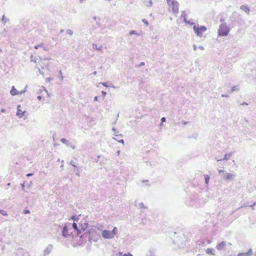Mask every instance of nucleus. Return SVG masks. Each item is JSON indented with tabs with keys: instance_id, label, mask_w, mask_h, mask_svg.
<instances>
[{
	"instance_id": "nucleus-1",
	"label": "nucleus",
	"mask_w": 256,
	"mask_h": 256,
	"mask_svg": "<svg viewBox=\"0 0 256 256\" xmlns=\"http://www.w3.org/2000/svg\"><path fill=\"white\" fill-rule=\"evenodd\" d=\"M230 28L227 26L226 22L222 23L219 26L218 35L220 36H227L230 32Z\"/></svg>"
},
{
	"instance_id": "nucleus-2",
	"label": "nucleus",
	"mask_w": 256,
	"mask_h": 256,
	"mask_svg": "<svg viewBox=\"0 0 256 256\" xmlns=\"http://www.w3.org/2000/svg\"><path fill=\"white\" fill-rule=\"evenodd\" d=\"M70 226L71 224L70 223H66L63 227L62 234L64 238H68L70 236L72 233L70 232L71 230Z\"/></svg>"
},
{
	"instance_id": "nucleus-3",
	"label": "nucleus",
	"mask_w": 256,
	"mask_h": 256,
	"mask_svg": "<svg viewBox=\"0 0 256 256\" xmlns=\"http://www.w3.org/2000/svg\"><path fill=\"white\" fill-rule=\"evenodd\" d=\"M192 28L196 35L200 37L202 36V34L207 30L206 27L204 26L194 25Z\"/></svg>"
},
{
	"instance_id": "nucleus-4",
	"label": "nucleus",
	"mask_w": 256,
	"mask_h": 256,
	"mask_svg": "<svg viewBox=\"0 0 256 256\" xmlns=\"http://www.w3.org/2000/svg\"><path fill=\"white\" fill-rule=\"evenodd\" d=\"M224 180H234L236 175L232 173L225 172L221 175Z\"/></svg>"
},
{
	"instance_id": "nucleus-5",
	"label": "nucleus",
	"mask_w": 256,
	"mask_h": 256,
	"mask_svg": "<svg viewBox=\"0 0 256 256\" xmlns=\"http://www.w3.org/2000/svg\"><path fill=\"white\" fill-rule=\"evenodd\" d=\"M179 4L176 0L172 1V4L170 6L172 8V12L176 14L178 12Z\"/></svg>"
},
{
	"instance_id": "nucleus-6",
	"label": "nucleus",
	"mask_w": 256,
	"mask_h": 256,
	"mask_svg": "<svg viewBox=\"0 0 256 256\" xmlns=\"http://www.w3.org/2000/svg\"><path fill=\"white\" fill-rule=\"evenodd\" d=\"M102 234L105 239H111L114 238L111 232L108 230H102Z\"/></svg>"
},
{
	"instance_id": "nucleus-7",
	"label": "nucleus",
	"mask_w": 256,
	"mask_h": 256,
	"mask_svg": "<svg viewBox=\"0 0 256 256\" xmlns=\"http://www.w3.org/2000/svg\"><path fill=\"white\" fill-rule=\"evenodd\" d=\"M226 242H221L216 246V248L218 250H226Z\"/></svg>"
},
{
	"instance_id": "nucleus-8",
	"label": "nucleus",
	"mask_w": 256,
	"mask_h": 256,
	"mask_svg": "<svg viewBox=\"0 0 256 256\" xmlns=\"http://www.w3.org/2000/svg\"><path fill=\"white\" fill-rule=\"evenodd\" d=\"M21 106L20 105H18L17 106V112H16V116L19 117V118H21L22 116H24V113L26 112V111H22V110L20 108Z\"/></svg>"
},
{
	"instance_id": "nucleus-9",
	"label": "nucleus",
	"mask_w": 256,
	"mask_h": 256,
	"mask_svg": "<svg viewBox=\"0 0 256 256\" xmlns=\"http://www.w3.org/2000/svg\"><path fill=\"white\" fill-rule=\"evenodd\" d=\"M234 152H230L228 154H225L224 158L222 159H219L217 160L218 162L222 161V160H228V159L230 158V156L233 154Z\"/></svg>"
},
{
	"instance_id": "nucleus-10",
	"label": "nucleus",
	"mask_w": 256,
	"mask_h": 256,
	"mask_svg": "<svg viewBox=\"0 0 256 256\" xmlns=\"http://www.w3.org/2000/svg\"><path fill=\"white\" fill-rule=\"evenodd\" d=\"M53 248V246L52 244H48L46 248L44 250V255L48 254L50 252L52 251Z\"/></svg>"
},
{
	"instance_id": "nucleus-11",
	"label": "nucleus",
	"mask_w": 256,
	"mask_h": 256,
	"mask_svg": "<svg viewBox=\"0 0 256 256\" xmlns=\"http://www.w3.org/2000/svg\"><path fill=\"white\" fill-rule=\"evenodd\" d=\"M10 94L12 96L18 95L19 94V92L14 88V86H12L10 91Z\"/></svg>"
},
{
	"instance_id": "nucleus-12",
	"label": "nucleus",
	"mask_w": 256,
	"mask_h": 256,
	"mask_svg": "<svg viewBox=\"0 0 256 256\" xmlns=\"http://www.w3.org/2000/svg\"><path fill=\"white\" fill-rule=\"evenodd\" d=\"M240 9L244 11L246 14H249L250 10L247 6L242 5L240 6Z\"/></svg>"
},
{
	"instance_id": "nucleus-13",
	"label": "nucleus",
	"mask_w": 256,
	"mask_h": 256,
	"mask_svg": "<svg viewBox=\"0 0 256 256\" xmlns=\"http://www.w3.org/2000/svg\"><path fill=\"white\" fill-rule=\"evenodd\" d=\"M88 224L87 222H84V224H81V228L80 230V234L82 232H84L87 228L88 226Z\"/></svg>"
},
{
	"instance_id": "nucleus-14",
	"label": "nucleus",
	"mask_w": 256,
	"mask_h": 256,
	"mask_svg": "<svg viewBox=\"0 0 256 256\" xmlns=\"http://www.w3.org/2000/svg\"><path fill=\"white\" fill-rule=\"evenodd\" d=\"M206 253L208 254H212L215 256L216 254L214 252V249L212 248H208L206 250Z\"/></svg>"
},
{
	"instance_id": "nucleus-15",
	"label": "nucleus",
	"mask_w": 256,
	"mask_h": 256,
	"mask_svg": "<svg viewBox=\"0 0 256 256\" xmlns=\"http://www.w3.org/2000/svg\"><path fill=\"white\" fill-rule=\"evenodd\" d=\"M240 90V88L238 86H235L232 87V88L228 91L229 93H232L234 91H238Z\"/></svg>"
},
{
	"instance_id": "nucleus-16",
	"label": "nucleus",
	"mask_w": 256,
	"mask_h": 256,
	"mask_svg": "<svg viewBox=\"0 0 256 256\" xmlns=\"http://www.w3.org/2000/svg\"><path fill=\"white\" fill-rule=\"evenodd\" d=\"M72 226L74 230L78 232V234H80V230L78 228V225L76 222H74L72 224Z\"/></svg>"
},
{
	"instance_id": "nucleus-17",
	"label": "nucleus",
	"mask_w": 256,
	"mask_h": 256,
	"mask_svg": "<svg viewBox=\"0 0 256 256\" xmlns=\"http://www.w3.org/2000/svg\"><path fill=\"white\" fill-rule=\"evenodd\" d=\"M204 180H205L206 184V186H208L210 177L208 174L204 175Z\"/></svg>"
},
{
	"instance_id": "nucleus-18",
	"label": "nucleus",
	"mask_w": 256,
	"mask_h": 256,
	"mask_svg": "<svg viewBox=\"0 0 256 256\" xmlns=\"http://www.w3.org/2000/svg\"><path fill=\"white\" fill-rule=\"evenodd\" d=\"M102 47V46H98L96 44H92L93 48L98 50H101Z\"/></svg>"
},
{
	"instance_id": "nucleus-19",
	"label": "nucleus",
	"mask_w": 256,
	"mask_h": 256,
	"mask_svg": "<svg viewBox=\"0 0 256 256\" xmlns=\"http://www.w3.org/2000/svg\"><path fill=\"white\" fill-rule=\"evenodd\" d=\"M2 21L3 24H4L9 21V19L8 18H6L4 15H3L2 18Z\"/></svg>"
},
{
	"instance_id": "nucleus-20",
	"label": "nucleus",
	"mask_w": 256,
	"mask_h": 256,
	"mask_svg": "<svg viewBox=\"0 0 256 256\" xmlns=\"http://www.w3.org/2000/svg\"><path fill=\"white\" fill-rule=\"evenodd\" d=\"M144 2L146 6H152V0H145Z\"/></svg>"
},
{
	"instance_id": "nucleus-21",
	"label": "nucleus",
	"mask_w": 256,
	"mask_h": 256,
	"mask_svg": "<svg viewBox=\"0 0 256 256\" xmlns=\"http://www.w3.org/2000/svg\"><path fill=\"white\" fill-rule=\"evenodd\" d=\"M60 142H62V143L66 144V145H67L68 146H69V142H68V140H66V139L64 138H62L60 140Z\"/></svg>"
},
{
	"instance_id": "nucleus-22",
	"label": "nucleus",
	"mask_w": 256,
	"mask_h": 256,
	"mask_svg": "<svg viewBox=\"0 0 256 256\" xmlns=\"http://www.w3.org/2000/svg\"><path fill=\"white\" fill-rule=\"evenodd\" d=\"M111 233L112 234L113 236L114 237V236L118 232V229L116 227H114L112 230L110 231Z\"/></svg>"
},
{
	"instance_id": "nucleus-23",
	"label": "nucleus",
	"mask_w": 256,
	"mask_h": 256,
	"mask_svg": "<svg viewBox=\"0 0 256 256\" xmlns=\"http://www.w3.org/2000/svg\"><path fill=\"white\" fill-rule=\"evenodd\" d=\"M182 14H184V17L183 18H184V21L186 23V22L188 21V20H187V19H186L187 15H186L185 11H182Z\"/></svg>"
},
{
	"instance_id": "nucleus-24",
	"label": "nucleus",
	"mask_w": 256,
	"mask_h": 256,
	"mask_svg": "<svg viewBox=\"0 0 256 256\" xmlns=\"http://www.w3.org/2000/svg\"><path fill=\"white\" fill-rule=\"evenodd\" d=\"M114 140H116V141H118V142H120L121 144H124V140L122 139H121V140H117L116 138H112Z\"/></svg>"
},
{
	"instance_id": "nucleus-25",
	"label": "nucleus",
	"mask_w": 256,
	"mask_h": 256,
	"mask_svg": "<svg viewBox=\"0 0 256 256\" xmlns=\"http://www.w3.org/2000/svg\"><path fill=\"white\" fill-rule=\"evenodd\" d=\"M66 34L70 35V36H72V34H73V31L71 30H66Z\"/></svg>"
},
{
	"instance_id": "nucleus-26",
	"label": "nucleus",
	"mask_w": 256,
	"mask_h": 256,
	"mask_svg": "<svg viewBox=\"0 0 256 256\" xmlns=\"http://www.w3.org/2000/svg\"><path fill=\"white\" fill-rule=\"evenodd\" d=\"M139 208H146V207L144 205V204L143 202H141L139 204Z\"/></svg>"
},
{
	"instance_id": "nucleus-27",
	"label": "nucleus",
	"mask_w": 256,
	"mask_h": 256,
	"mask_svg": "<svg viewBox=\"0 0 256 256\" xmlns=\"http://www.w3.org/2000/svg\"><path fill=\"white\" fill-rule=\"evenodd\" d=\"M0 213L3 216H6L8 215V214L6 213V212L2 210H0Z\"/></svg>"
},
{
	"instance_id": "nucleus-28",
	"label": "nucleus",
	"mask_w": 256,
	"mask_h": 256,
	"mask_svg": "<svg viewBox=\"0 0 256 256\" xmlns=\"http://www.w3.org/2000/svg\"><path fill=\"white\" fill-rule=\"evenodd\" d=\"M236 256H248V253H239Z\"/></svg>"
},
{
	"instance_id": "nucleus-29",
	"label": "nucleus",
	"mask_w": 256,
	"mask_h": 256,
	"mask_svg": "<svg viewBox=\"0 0 256 256\" xmlns=\"http://www.w3.org/2000/svg\"><path fill=\"white\" fill-rule=\"evenodd\" d=\"M44 46L43 44H37V45L35 46H34V48L35 49H38V48H40V47H42V46Z\"/></svg>"
},
{
	"instance_id": "nucleus-30",
	"label": "nucleus",
	"mask_w": 256,
	"mask_h": 256,
	"mask_svg": "<svg viewBox=\"0 0 256 256\" xmlns=\"http://www.w3.org/2000/svg\"><path fill=\"white\" fill-rule=\"evenodd\" d=\"M186 24H190L191 26L194 25V22H191L190 20H188V22H186Z\"/></svg>"
},
{
	"instance_id": "nucleus-31",
	"label": "nucleus",
	"mask_w": 256,
	"mask_h": 256,
	"mask_svg": "<svg viewBox=\"0 0 256 256\" xmlns=\"http://www.w3.org/2000/svg\"><path fill=\"white\" fill-rule=\"evenodd\" d=\"M26 87L23 90L19 92V94H22L26 92Z\"/></svg>"
},
{
	"instance_id": "nucleus-32",
	"label": "nucleus",
	"mask_w": 256,
	"mask_h": 256,
	"mask_svg": "<svg viewBox=\"0 0 256 256\" xmlns=\"http://www.w3.org/2000/svg\"><path fill=\"white\" fill-rule=\"evenodd\" d=\"M142 22L144 24H146V26L148 25V21L146 20V19H142Z\"/></svg>"
},
{
	"instance_id": "nucleus-33",
	"label": "nucleus",
	"mask_w": 256,
	"mask_h": 256,
	"mask_svg": "<svg viewBox=\"0 0 256 256\" xmlns=\"http://www.w3.org/2000/svg\"><path fill=\"white\" fill-rule=\"evenodd\" d=\"M30 212V211L28 210H24L23 211V214H29Z\"/></svg>"
},
{
	"instance_id": "nucleus-34",
	"label": "nucleus",
	"mask_w": 256,
	"mask_h": 256,
	"mask_svg": "<svg viewBox=\"0 0 256 256\" xmlns=\"http://www.w3.org/2000/svg\"><path fill=\"white\" fill-rule=\"evenodd\" d=\"M102 96H103V98H102V100H104V97H105V96H106V92H104V91H102Z\"/></svg>"
},
{
	"instance_id": "nucleus-35",
	"label": "nucleus",
	"mask_w": 256,
	"mask_h": 256,
	"mask_svg": "<svg viewBox=\"0 0 256 256\" xmlns=\"http://www.w3.org/2000/svg\"><path fill=\"white\" fill-rule=\"evenodd\" d=\"M100 84H102V85H103L104 86H106V87H108V86L107 84V82H100Z\"/></svg>"
},
{
	"instance_id": "nucleus-36",
	"label": "nucleus",
	"mask_w": 256,
	"mask_h": 256,
	"mask_svg": "<svg viewBox=\"0 0 256 256\" xmlns=\"http://www.w3.org/2000/svg\"><path fill=\"white\" fill-rule=\"evenodd\" d=\"M136 34V31L135 30H130L129 32L130 35H132V34Z\"/></svg>"
},
{
	"instance_id": "nucleus-37",
	"label": "nucleus",
	"mask_w": 256,
	"mask_h": 256,
	"mask_svg": "<svg viewBox=\"0 0 256 256\" xmlns=\"http://www.w3.org/2000/svg\"><path fill=\"white\" fill-rule=\"evenodd\" d=\"M21 186H22V190L23 191L25 192V190H24V183L21 184Z\"/></svg>"
},
{
	"instance_id": "nucleus-38",
	"label": "nucleus",
	"mask_w": 256,
	"mask_h": 256,
	"mask_svg": "<svg viewBox=\"0 0 256 256\" xmlns=\"http://www.w3.org/2000/svg\"><path fill=\"white\" fill-rule=\"evenodd\" d=\"M70 164L74 167H76V166L75 165L74 162V161L72 160L70 162Z\"/></svg>"
},
{
	"instance_id": "nucleus-39",
	"label": "nucleus",
	"mask_w": 256,
	"mask_h": 256,
	"mask_svg": "<svg viewBox=\"0 0 256 256\" xmlns=\"http://www.w3.org/2000/svg\"><path fill=\"white\" fill-rule=\"evenodd\" d=\"M166 121V118L164 117H162V118H161V122H162H162H164Z\"/></svg>"
},
{
	"instance_id": "nucleus-40",
	"label": "nucleus",
	"mask_w": 256,
	"mask_h": 256,
	"mask_svg": "<svg viewBox=\"0 0 256 256\" xmlns=\"http://www.w3.org/2000/svg\"><path fill=\"white\" fill-rule=\"evenodd\" d=\"M224 170H218V173L220 176L222 174V173L224 174Z\"/></svg>"
},
{
	"instance_id": "nucleus-41",
	"label": "nucleus",
	"mask_w": 256,
	"mask_h": 256,
	"mask_svg": "<svg viewBox=\"0 0 256 256\" xmlns=\"http://www.w3.org/2000/svg\"><path fill=\"white\" fill-rule=\"evenodd\" d=\"M172 0H166L168 4L170 6L172 4Z\"/></svg>"
},
{
	"instance_id": "nucleus-42",
	"label": "nucleus",
	"mask_w": 256,
	"mask_h": 256,
	"mask_svg": "<svg viewBox=\"0 0 256 256\" xmlns=\"http://www.w3.org/2000/svg\"><path fill=\"white\" fill-rule=\"evenodd\" d=\"M252 252V250L251 249H250L248 251L246 252L248 254V256H250L251 254V253Z\"/></svg>"
},
{
	"instance_id": "nucleus-43",
	"label": "nucleus",
	"mask_w": 256,
	"mask_h": 256,
	"mask_svg": "<svg viewBox=\"0 0 256 256\" xmlns=\"http://www.w3.org/2000/svg\"><path fill=\"white\" fill-rule=\"evenodd\" d=\"M31 62H34V63H36V60L34 58V59H33L32 58V56H31Z\"/></svg>"
},
{
	"instance_id": "nucleus-44",
	"label": "nucleus",
	"mask_w": 256,
	"mask_h": 256,
	"mask_svg": "<svg viewBox=\"0 0 256 256\" xmlns=\"http://www.w3.org/2000/svg\"><path fill=\"white\" fill-rule=\"evenodd\" d=\"M123 256H133L132 254L128 253V254H125L123 255Z\"/></svg>"
},
{
	"instance_id": "nucleus-45",
	"label": "nucleus",
	"mask_w": 256,
	"mask_h": 256,
	"mask_svg": "<svg viewBox=\"0 0 256 256\" xmlns=\"http://www.w3.org/2000/svg\"><path fill=\"white\" fill-rule=\"evenodd\" d=\"M222 96L223 97V98H224V97L228 98V95L226 94H222Z\"/></svg>"
},
{
	"instance_id": "nucleus-46",
	"label": "nucleus",
	"mask_w": 256,
	"mask_h": 256,
	"mask_svg": "<svg viewBox=\"0 0 256 256\" xmlns=\"http://www.w3.org/2000/svg\"><path fill=\"white\" fill-rule=\"evenodd\" d=\"M115 136H116L117 138H118V137L122 138L123 136H122V134H116V135H115Z\"/></svg>"
},
{
	"instance_id": "nucleus-47",
	"label": "nucleus",
	"mask_w": 256,
	"mask_h": 256,
	"mask_svg": "<svg viewBox=\"0 0 256 256\" xmlns=\"http://www.w3.org/2000/svg\"><path fill=\"white\" fill-rule=\"evenodd\" d=\"M37 98L39 100H40L42 98V96H37Z\"/></svg>"
},
{
	"instance_id": "nucleus-48",
	"label": "nucleus",
	"mask_w": 256,
	"mask_h": 256,
	"mask_svg": "<svg viewBox=\"0 0 256 256\" xmlns=\"http://www.w3.org/2000/svg\"><path fill=\"white\" fill-rule=\"evenodd\" d=\"M96 24L98 26V27H100V24L99 22H96Z\"/></svg>"
},
{
	"instance_id": "nucleus-49",
	"label": "nucleus",
	"mask_w": 256,
	"mask_h": 256,
	"mask_svg": "<svg viewBox=\"0 0 256 256\" xmlns=\"http://www.w3.org/2000/svg\"><path fill=\"white\" fill-rule=\"evenodd\" d=\"M112 130L114 132V133H118V132H117V130L116 129L114 128H112Z\"/></svg>"
},
{
	"instance_id": "nucleus-50",
	"label": "nucleus",
	"mask_w": 256,
	"mask_h": 256,
	"mask_svg": "<svg viewBox=\"0 0 256 256\" xmlns=\"http://www.w3.org/2000/svg\"><path fill=\"white\" fill-rule=\"evenodd\" d=\"M193 48H194V50H196V49H197V46H196V44H194L193 45Z\"/></svg>"
},
{
	"instance_id": "nucleus-51",
	"label": "nucleus",
	"mask_w": 256,
	"mask_h": 256,
	"mask_svg": "<svg viewBox=\"0 0 256 256\" xmlns=\"http://www.w3.org/2000/svg\"><path fill=\"white\" fill-rule=\"evenodd\" d=\"M198 48H200V50H203L204 49V46H198Z\"/></svg>"
},
{
	"instance_id": "nucleus-52",
	"label": "nucleus",
	"mask_w": 256,
	"mask_h": 256,
	"mask_svg": "<svg viewBox=\"0 0 256 256\" xmlns=\"http://www.w3.org/2000/svg\"><path fill=\"white\" fill-rule=\"evenodd\" d=\"M76 216H72V218L74 220H76L77 219V218H76Z\"/></svg>"
},
{
	"instance_id": "nucleus-53",
	"label": "nucleus",
	"mask_w": 256,
	"mask_h": 256,
	"mask_svg": "<svg viewBox=\"0 0 256 256\" xmlns=\"http://www.w3.org/2000/svg\"><path fill=\"white\" fill-rule=\"evenodd\" d=\"M98 96H94V101H98Z\"/></svg>"
},
{
	"instance_id": "nucleus-54",
	"label": "nucleus",
	"mask_w": 256,
	"mask_h": 256,
	"mask_svg": "<svg viewBox=\"0 0 256 256\" xmlns=\"http://www.w3.org/2000/svg\"><path fill=\"white\" fill-rule=\"evenodd\" d=\"M33 175V174L32 173H28L26 174V176H32Z\"/></svg>"
},
{
	"instance_id": "nucleus-55",
	"label": "nucleus",
	"mask_w": 256,
	"mask_h": 256,
	"mask_svg": "<svg viewBox=\"0 0 256 256\" xmlns=\"http://www.w3.org/2000/svg\"><path fill=\"white\" fill-rule=\"evenodd\" d=\"M144 62H141L139 65L140 66H144Z\"/></svg>"
},
{
	"instance_id": "nucleus-56",
	"label": "nucleus",
	"mask_w": 256,
	"mask_h": 256,
	"mask_svg": "<svg viewBox=\"0 0 256 256\" xmlns=\"http://www.w3.org/2000/svg\"><path fill=\"white\" fill-rule=\"evenodd\" d=\"M241 104L242 106H246V105H248V103H246V102H244L242 103Z\"/></svg>"
},
{
	"instance_id": "nucleus-57",
	"label": "nucleus",
	"mask_w": 256,
	"mask_h": 256,
	"mask_svg": "<svg viewBox=\"0 0 256 256\" xmlns=\"http://www.w3.org/2000/svg\"><path fill=\"white\" fill-rule=\"evenodd\" d=\"M224 19H223L222 18H221L220 19V22H222V23L224 22Z\"/></svg>"
},
{
	"instance_id": "nucleus-58",
	"label": "nucleus",
	"mask_w": 256,
	"mask_h": 256,
	"mask_svg": "<svg viewBox=\"0 0 256 256\" xmlns=\"http://www.w3.org/2000/svg\"><path fill=\"white\" fill-rule=\"evenodd\" d=\"M117 156H119L120 154V150H118L116 152Z\"/></svg>"
},
{
	"instance_id": "nucleus-59",
	"label": "nucleus",
	"mask_w": 256,
	"mask_h": 256,
	"mask_svg": "<svg viewBox=\"0 0 256 256\" xmlns=\"http://www.w3.org/2000/svg\"><path fill=\"white\" fill-rule=\"evenodd\" d=\"M92 18H93V20H96V19H97V16H93Z\"/></svg>"
},
{
	"instance_id": "nucleus-60",
	"label": "nucleus",
	"mask_w": 256,
	"mask_h": 256,
	"mask_svg": "<svg viewBox=\"0 0 256 256\" xmlns=\"http://www.w3.org/2000/svg\"><path fill=\"white\" fill-rule=\"evenodd\" d=\"M146 220V218H144V219H142V223L144 224L145 223L144 220Z\"/></svg>"
},
{
	"instance_id": "nucleus-61",
	"label": "nucleus",
	"mask_w": 256,
	"mask_h": 256,
	"mask_svg": "<svg viewBox=\"0 0 256 256\" xmlns=\"http://www.w3.org/2000/svg\"><path fill=\"white\" fill-rule=\"evenodd\" d=\"M97 72L96 71L94 72L93 73H92V74L94 75V76H96V74Z\"/></svg>"
},
{
	"instance_id": "nucleus-62",
	"label": "nucleus",
	"mask_w": 256,
	"mask_h": 256,
	"mask_svg": "<svg viewBox=\"0 0 256 256\" xmlns=\"http://www.w3.org/2000/svg\"><path fill=\"white\" fill-rule=\"evenodd\" d=\"M1 112H5V109H4V108H2V109L1 110Z\"/></svg>"
},
{
	"instance_id": "nucleus-63",
	"label": "nucleus",
	"mask_w": 256,
	"mask_h": 256,
	"mask_svg": "<svg viewBox=\"0 0 256 256\" xmlns=\"http://www.w3.org/2000/svg\"><path fill=\"white\" fill-rule=\"evenodd\" d=\"M39 72L40 74H43V72L40 70H39Z\"/></svg>"
},
{
	"instance_id": "nucleus-64",
	"label": "nucleus",
	"mask_w": 256,
	"mask_h": 256,
	"mask_svg": "<svg viewBox=\"0 0 256 256\" xmlns=\"http://www.w3.org/2000/svg\"><path fill=\"white\" fill-rule=\"evenodd\" d=\"M64 30H62V29L60 30V33H62V32H64Z\"/></svg>"
}]
</instances>
